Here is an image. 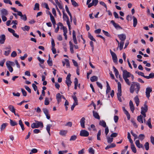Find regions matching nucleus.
Instances as JSON below:
<instances>
[{
    "mask_svg": "<svg viewBox=\"0 0 154 154\" xmlns=\"http://www.w3.org/2000/svg\"><path fill=\"white\" fill-rule=\"evenodd\" d=\"M148 106L146 103H145L144 105V107H141V113H146L148 110Z\"/></svg>",
    "mask_w": 154,
    "mask_h": 154,
    "instance_id": "nucleus-9",
    "label": "nucleus"
},
{
    "mask_svg": "<svg viewBox=\"0 0 154 154\" xmlns=\"http://www.w3.org/2000/svg\"><path fill=\"white\" fill-rule=\"evenodd\" d=\"M110 51L113 62L115 63H117V58L116 54L114 52L112 51L111 50H110Z\"/></svg>",
    "mask_w": 154,
    "mask_h": 154,
    "instance_id": "nucleus-6",
    "label": "nucleus"
},
{
    "mask_svg": "<svg viewBox=\"0 0 154 154\" xmlns=\"http://www.w3.org/2000/svg\"><path fill=\"white\" fill-rule=\"evenodd\" d=\"M137 120L139 122L142 123H143V116L141 115L138 116Z\"/></svg>",
    "mask_w": 154,
    "mask_h": 154,
    "instance_id": "nucleus-23",
    "label": "nucleus"
},
{
    "mask_svg": "<svg viewBox=\"0 0 154 154\" xmlns=\"http://www.w3.org/2000/svg\"><path fill=\"white\" fill-rule=\"evenodd\" d=\"M2 16H6L8 14V11L5 9L3 8L0 10Z\"/></svg>",
    "mask_w": 154,
    "mask_h": 154,
    "instance_id": "nucleus-12",
    "label": "nucleus"
},
{
    "mask_svg": "<svg viewBox=\"0 0 154 154\" xmlns=\"http://www.w3.org/2000/svg\"><path fill=\"white\" fill-rule=\"evenodd\" d=\"M114 119L115 122L116 123L118 121L119 119V117L118 116H114Z\"/></svg>",
    "mask_w": 154,
    "mask_h": 154,
    "instance_id": "nucleus-63",
    "label": "nucleus"
},
{
    "mask_svg": "<svg viewBox=\"0 0 154 154\" xmlns=\"http://www.w3.org/2000/svg\"><path fill=\"white\" fill-rule=\"evenodd\" d=\"M113 69L114 70V72H115V75L116 77L118 78V76H119V78L122 79L120 75H119V72L117 69L114 66H113Z\"/></svg>",
    "mask_w": 154,
    "mask_h": 154,
    "instance_id": "nucleus-14",
    "label": "nucleus"
},
{
    "mask_svg": "<svg viewBox=\"0 0 154 154\" xmlns=\"http://www.w3.org/2000/svg\"><path fill=\"white\" fill-rule=\"evenodd\" d=\"M98 79V77L96 76H93L90 78V80L92 82L97 81Z\"/></svg>",
    "mask_w": 154,
    "mask_h": 154,
    "instance_id": "nucleus-30",
    "label": "nucleus"
},
{
    "mask_svg": "<svg viewBox=\"0 0 154 154\" xmlns=\"http://www.w3.org/2000/svg\"><path fill=\"white\" fill-rule=\"evenodd\" d=\"M5 35H2L0 36V44H3L5 40Z\"/></svg>",
    "mask_w": 154,
    "mask_h": 154,
    "instance_id": "nucleus-13",
    "label": "nucleus"
},
{
    "mask_svg": "<svg viewBox=\"0 0 154 154\" xmlns=\"http://www.w3.org/2000/svg\"><path fill=\"white\" fill-rule=\"evenodd\" d=\"M118 134L116 133H113L110 135L111 137H115L117 136Z\"/></svg>",
    "mask_w": 154,
    "mask_h": 154,
    "instance_id": "nucleus-59",
    "label": "nucleus"
},
{
    "mask_svg": "<svg viewBox=\"0 0 154 154\" xmlns=\"http://www.w3.org/2000/svg\"><path fill=\"white\" fill-rule=\"evenodd\" d=\"M89 135V132L85 130H83L80 131V135L81 136L87 137Z\"/></svg>",
    "mask_w": 154,
    "mask_h": 154,
    "instance_id": "nucleus-7",
    "label": "nucleus"
},
{
    "mask_svg": "<svg viewBox=\"0 0 154 154\" xmlns=\"http://www.w3.org/2000/svg\"><path fill=\"white\" fill-rule=\"evenodd\" d=\"M85 119L84 117H82L80 120V124L82 127L83 128H85Z\"/></svg>",
    "mask_w": 154,
    "mask_h": 154,
    "instance_id": "nucleus-19",
    "label": "nucleus"
},
{
    "mask_svg": "<svg viewBox=\"0 0 154 154\" xmlns=\"http://www.w3.org/2000/svg\"><path fill=\"white\" fill-rule=\"evenodd\" d=\"M133 26L135 27L137 25V18L134 16H133Z\"/></svg>",
    "mask_w": 154,
    "mask_h": 154,
    "instance_id": "nucleus-29",
    "label": "nucleus"
},
{
    "mask_svg": "<svg viewBox=\"0 0 154 154\" xmlns=\"http://www.w3.org/2000/svg\"><path fill=\"white\" fill-rule=\"evenodd\" d=\"M106 138L108 143H110L113 141V138L112 137L110 138L109 137H107Z\"/></svg>",
    "mask_w": 154,
    "mask_h": 154,
    "instance_id": "nucleus-40",
    "label": "nucleus"
},
{
    "mask_svg": "<svg viewBox=\"0 0 154 154\" xmlns=\"http://www.w3.org/2000/svg\"><path fill=\"white\" fill-rule=\"evenodd\" d=\"M67 131H61L60 132L59 134L61 135H64L67 133Z\"/></svg>",
    "mask_w": 154,
    "mask_h": 154,
    "instance_id": "nucleus-51",
    "label": "nucleus"
},
{
    "mask_svg": "<svg viewBox=\"0 0 154 154\" xmlns=\"http://www.w3.org/2000/svg\"><path fill=\"white\" fill-rule=\"evenodd\" d=\"M88 152L91 154H94V150L92 147L90 148L89 149Z\"/></svg>",
    "mask_w": 154,
    "mask_h": 154,
    "instance_id": "nucleus-46",
    "label": "nucleus"
},
{
    "mask_svg": "<svg viewBox=\"0 0 154 154\" xmlns=\"http://www.w3.org/2000/svg\"><path fill=\"white\" fill-rule=\"evenodd\" d=\"M88 38L94 42L96 41V40L93 38L92 35H91V34L88 32Z\"/></svg>",
    "mask_w": 154,
    "mask_h": 154,
    "instance_id": "nucleus-33",
    "label": "nucleus"
},
{
    "mask_svg": "<svg viewBox=\"0 0 154 154\" xmlns=\"http://www.w3.org/2000/svg\"><path fill=\"white\" fill-rule=\"evenodd\" d=\"M78 105V103L74 102L73 105L71 106V110L72 111L74 109L75 106Z\"/></svg>",
    "mask_w": 154,
    "mask_h": 154,
    "instance_id": "nucleus-53",
    "label": "nucleus"
},
{
    "mask_svg": "<svg viewBox=\"0 0 154 154\" xmlns=\"http://www.w3.org/2000/svg\"><path fill=\"white\" fill-rule=\"evenodd\" d=\"M35 122L33 123L31 125V127L32 128H38L39 127L42 128L43 125L42 122H39L35 121Z\"/></svg>",
    "mask_w": 154,
    "mask_h": 154,
    "instance_id": "nucleus-3",
    "label": "nucleus"
},
{
    "mask_svg": "<svg viewBox=\"0 0 154 154\" xmlns=\"http://www.w3.org/2000/svg\"><path fill=\"white\" fill-rule=\"evenodd\" d=\"M72 5L74 7H78V5L74 0H71Z\"/></svg>",
    "mask_w": 154,
    "mask_h": 154,
    "instance_id": "nucleus-43",
    "label": "nucleus"
},
{
    "mask_svg": "<svg viewBox=\"0 0 154 154\" xmlns=\"http://www.w3.org/2000/svg\"><path fill=\"white\" fill-rule=\"evenodd\" d=\"M77 138V136L75 135L72 136L70 139V141H74L76 140Z\"/></svg>",
    "mask_w": 154,
    "mask_h": 154,
    "instance_id": "nucleus-49",
    "label": "nucleus"
},
{
    "mask_svg": "<svg viewBox=\"0 0 154 154\" xmlns=\"http://www.w3.org/2000/svg\"><path fill=\"white\" fill-rule=\"evenodd\" d=\"M124 42L123 41H121L119 43V49L121 50L123 48Z\"/></svg>",
    "mask_w": 154,
    "mask_h": 154,
    "instance_id": "nucleus-45",
    "label": "nucleus"
},
{
    "mask_svg": "<svg viewBox=\"0 0 154 154\" xmlns=\"http://www.w3.org/2000/svg\"><path fill=\"white\" fill-rule=\"evenodd\" d=\"M131 134L134 137V140H135L137 138H138V137H137V135L134 133L133 131L132 130H131Z\"/></svg>",
    "mask_w": 154,
    "mask_h": 154,
    "instance_id": "nucleus-41",
    "label": "nucleus"
},
{
    "mask_svg": "<svg viewBox=\"0 0 154 154\" xmlns=\"http://www.w3.org/2000/svg\"><path fill=\"white\" fill-rule=\"evenodd\" d=\"M102 31H103V33L105 35H106V36H108V37L110 36V34L108 33V32H107L106 31L103 30H102Z\"/></svg>",
    "mask_w": 154,
    "mask_h": 154,
    "instance_id": "nucleus-58",
    "label": "nucleus"
},
{
    "mask_svg": "<svg viewBox=\"0 0 154 154\" xmlns=\"http://www.w3.org/2000/svg\"><path fill=\"white\" fill-rule=\"evenodd\" d=\"M135 144L139 148H143V146L142 144L140 143L139 140H136L135 142Z\"/></svg>",
    "mask_w": 154,
    "mask_h": 154,
    "instance_id": "nucleus-17",
    "label": "nucleus"
},
{
    "mask_svg": "<svg viewBox=\"0 0 154 154\" xmlns=\"http://www.w3.org/2000/svg\"><path fill=\"white\" fill-rule=\"evenodd\" d=\"M111 23H112L113 26L115 27L116 28V29H122V28L118 24L116 23L113 20H112L111 21Z\"/></svg>",
    "mask_w": 154,
    "mask_h": 154,
    "instance_id": "nucleus-15",
    "label": "nucleus"
},
{
    "mask_svg": "<svg viewBox=\"0 0 154 154\" xmlns=\"http://www.w3.org/2000/svg\"><path fill=\"white\" fill-rule=\"evenodd\" d=\"M71 75V74L69 73L66 78V83L68 87V90H69V87L70 86L72 82L70 80Z\"/></svg>",
    "mask_w": 154,
    "mask_h": 154,
    "instance_id": "nucleus-5",
    "label": "nucleus"
},
{
    "mask_svg": "<svg viewBox=\"0 0 154 154\" xmlns=\"http://www.w3.org/2000/svg\"><path fill=\"white\" fill-rule=\"evenodd\" d=\"M45 104L46 105H48L49 104V99L48 97H46L44 102Z\"/></svg>",
    "mask_w": 154,
    "mask_h": 154,
    "instance_id": "nucleus-47",
    "label": "nucleus"
},
{
    "mask_svg": "<svg viewBox=\"0 0 154 154\" xmlns=\"http://www.w3.org/2000/svg\"><path fill=\"white\" fill-rule=\"evenodd\" d=\"M17 54L16 52L15 51H14L11 54V57H15L17 56Z\"/></svg>",
    "mask_w": 154,
    "mask_h": 154,
    "instance_id": "nucleus-57",
    "label": "nucleus"
},
{
    "mask_svg": "<svg viewBox=\"0 0 154 154\" xmlns=\"http://www.w3.org/2000/svg\"><path fill=\"white\" fill-rule=\"evenodd\" d=\"M149 143L148 142H146L144 144V146L145 148V149L146 150H149Z\"/></svg>",
    "mask_w": 154,
    "mask_h": 154,
    "instance_id": "nucleus-44",
    "label": "nucleus"
},
{
    "mask_svg": "<svg viewBox=\"0 0 154 154\" xmlns=\"http://www.w3.org/2000/svg\"><path fill=\"white\" fill-rule=\"evenodd\" d=\"M99 125L103 126V127H106V124L105 122L103 120L100 121L99 122Z\"/></svg>",
    "mask_w": 154,
    "mask_h": 154,
    "instance_id": "nucleus-25",
    "label": "nucleus"
},
{
    "mask_svg": "<svg viewBox=\"0 0 154 154\" xmlns=\"http://www.w3.org/2000/svg\"><path fill=\"white\" fill-rule=\"evenodd\" d=\"M42 110L46 116L47 118L48 119H49L50 118V115L49 114L48 109L46 108H43Z\"/></svg>",
    "mask_w": 154,
    "mask_h": 154,
    "instance_id": "nucleus-10",
    "label": "nucleus"
},
{
    "mask_svg": "<svg viewBox=\"0 0 154 154\" xmlns=\"http://www.w3.org/2000/svg\"><path fill=\"white\" fill-rule=\"evenodd\" d=\"M152 91V89L150 87H147L146 89V95L147 98H149L150 97V93Z\"/></svg>",
    "mask_w": 154,
    "mask_h": 154,
    "instance_id": "nucleus-8",
    "label": "nucleus"
},
{
    "mask_svg": "<svg viewBox=\"0 0 154 154\" xmlns=\"http://www.w3.org/2000/svg\"><path fill=\"white\" fill-rule=\"evenodd\" d=\"M39 4L38 3H36L35 5V7L34 8V10H35L37 8L38 10H39Z\"/></svg>",
    "mask_w": 154,
    "mask_h": 154,
    "instance_id": "nucleus-56",
    "label": "nucleus"
},
{
    "mask_svg": "<svg viewBox=\"0 0 154 154\" xmlns=\"http://www.w3.org/2000/svg\"><path fill=\"white\" fill-rule=\"evenodd\" d=\"M10 124L11 126H14L17 125V123L15 121H14L11 119H10Z\"/></svg>",
    "mask_w": 154,
    "mask_h": 154,
    "instance_id": "nucleus-32",
    "label": "nucleus"
},
{
    "mask_svg": "<svg viewBox=\"0 0 154 154\" xmlns=\"http://www.w3.org/2000/svg\"><path fill=\"white\" fill-rule=\"evenodd\" d=\"M122 76L126 83L128 85L130 86L131 85V82L128 78L131 77V78L132 81H133L134 78L133 75L128 72L126 70H123Z\"/></svg>",
    "mask_w": 154,
    "mask_h": 154,
    "instance_id": "nucleus-1",
    "label": "nucleus"
},
{
    "mask_svg": "<svg viewBox=\"0 0 154 154\" xmlns=\"http://www.w3.org/2000/svg\"><path fill=\"white\" fill-rule=\"evenodd\" d=\"M131 149L132 151L134 153H136V152L137 150L134 144H132V145H131Z\"/></svg>",
    "mask_w": 154,
    "mask_h": 154,
    "instance_id": "nucleus-35",
    "label": "nucleus"
},
{
    "mask_svg": "<svg viewBox=\"0 0 154 154\" xmlns=\"http://www.w3.org/2000/svg\"><path fill=\"white\" fill-rule=\"evenodd\" d=\"M21 91L24 96H26L27 95V92L23 89L21 88Z\"/></svg>",
    "mask_w": 154,
    "mask_h": 154,
    "instance_id": "nucleus-52",
    "label": "nucleus"
},
{
    "mask_svg": "<svg viewBox=\"0 0 154 154\" xmlns=\"http://www.w3.org/2000/svg\"><path fill=\"white\" fill-rule=\"evenodd\" d=\"M106 83L107 84V85H106L107 89H106V93L107 94L111 90V88L109 85V84H108V82L107 81H106Z\"/></svg>",
    "mask_w": 154,
    "mask_h": 154,
    "instance_id": "nucleus-34",
    "label": "nucleus"
},
{
    "mask_svg": "<svg viewBox=\"0 0 154 154\" xmlns=\"http://www.w3.org/2000/svg\"><path fill=\"white\" fill-rule=\"evenodd\" d=\"M4 2L6 4H9L10 5H12V3L10 0H3Z\"/></svg>",
    "mask_w": 154,
    "mask_h": 154,
    "instance_id": "nucleus-55",
    "label": "nucleus"
},
{
    "mask_svg": "<svg viewBox=\"0 0 154 154\" xmlns=\"http://www.w3.org/2000/svg\"><path fill=\"white\" fill-rule=\"evenodd\" d=\"M130 91L131 93H133L135 91L138 94L140 89V85L138 83L133 82L131 84Z\"/></svg>",
    "mask_w": 154,
    "mask_h": 154,
    "instance_id": "nucleus-2",
    "label": "nucleus"
},
{
    "mask_svg": "<svg viewBox=\"0 0 154 154\" xmlns=\"http://www.w3.org/2000/svg\"><path fill=\"white\" fill-rule=\"evenodd\" d=\"M37 59L42 64L44 62V60L41 59L39 57H38Z\"/></svg>",
    "mask_w": 154,
    "mask_h": 154,
    "instance_id": "nucleus-60",
    "label": "nucleus"
},
{
    "mask_svg": "<svg viewBox=\"0 0 154 154\" xmlns=\"http://www.w3.org/2000/svg\"><path fill=\"white\" fill-rule=\"evenodd\" d=\"M68 152L67 150H63V151H60L58 152L59 154H63L66 153Z\"/></svg>",
    "mask_w": 154,
    "mask_h": 154,
    "instance_id": "nucleus-54",
    "label": "nucleus"
},
{
    "mask_svg": "<svg viewBox=\"0 0 154 154\" xmlns=\"http://www.w3.org/2000/svg\"><path fill=\"white\" fill-rule=\"evenodd\" d=\"M74 83L75 85L74 89L76 90L77 89V84L78 83V80L76 78L75 79Z\"/></svg>",
    "mask_w": 154,
    "mask_h": 154,
    "instance_id": "nucleus-31",
    "label": "nucleus"
},
{
    "mask_svg": "<svg viewBox=\"0 0 154 154\" xmlns=\"http://www.w3.org/2000/svg\"><path fill=\"white\" fill-rule=\"evenodd\" d=\"M118 92L117 93V96L118 100L120 102L122 101V99L121 97L122 96V90H121V85L120 82L118 83Z\"/></svg>",
    "mask_w": 154,
    "mask_h": 154,
    "instance_id": "nucleus-4",
    "label": "nucleus"
},
{
    "mask_svg": "<svg viewBox=\"0 0 154 154\" xmlns=\"http://www.w3.org/2000/svg\"><path fill=\"white\" fill-rule=\"evenodd\" d=\"M47 63H48V65L50 66H52L53 63H52V61L51 60H47Z\"/></svg>",
    "mask_w": 154,
    "mask_h": 154,
    "instance_id": "nucleus-64",
    "label": "nucleus"
},
{
    "mask_svg": "<svg viewBox=\"0 0 154 154\" xmlns=\"http://www.w3.org/2000/svg\"><path fill=\"white\" fill-rule=\"evenodd\" d=\"M101 130H99L97 134V139L98 140H100L101 139L100 137V136L101 135Z\"/></svg>",
    "mask_w": 154,
    "mask_h": 154,
    "instance_id": "nucleus-39",
    "label": "nucleus"
},
{
    "mask_svg": "<svg viewBox=\"0 0 154 154\" xmlns=\"http://www.w3.org/2000/svg\"><path fill=\"white\" fill-rule=\"evenodd\" d=\"M146 124L150 128H152V126L151 124L150 118L146 122Z\"/></svg>",
    "mask_w": 154,
    "mask_h": 154,
    "instance_id": "nucleus-24",
    "label": "nucleus"
},
{
    "mask_svg": "<svg viewBox=\"0 0 154 154\" xmlns=\"http://www.w3.org/2000/svg\"><path fill=\"white\" fill-rule=\"evenodd\" d=\"M135 102L137 106H138L139 103V100L137 96H136L134 98Z\"/></svg>",
    "mask_w": 154,
    "mask_h": 154,
    "instance_id": "nucleus-27",
    "label": "nucleus"
},
{
    "mask_svg": "<svg viewBox=\"0 0 154 154\" xmlns=\"http://www.w3.org/2000/svg\"><path fill=\"white\" fill-rule=\"evenodd\" d=\"M61 95H61L59 93L56 94V99L58 103H59L61 101Z\"/></svg>",
    "mask_w": 154,
    "mask_h": 154,
    "instance_id": "nucleus-16",
    "label": "nucleus"
},
{
    "mask_svg": "<svg viewBox=\"0 0 154 154\" xmlns=\"http://www.w3.org/2000/svg\"><path fill=\"white\" fill-rule=\"evenodd\" d=\"M63 35L65 37V39L66 40L67 39V36L66 33L67 32V29L66 27H63Z\"/></svg>",
    "mask_w": 154,
    "mask_h": 154,
    "instance_id": "nucleus-21",
    "label": "nucleus"
},
{
    "mask_svg": "<svg viewBox=\"0 0 154 154\" xmlns=\"http://www.w3.org/2000/svg\"><path fill=\"white\" fill-rule=\"evenodd\" d=\"M118 37L121 40V41L123 42L126 38V36L125 34H124L118 35Z\"/></svg>",
    "mask_w": 154,
    "mask_h": 154,
    "instance_id": "nucleus-11",
    "label": "nucleus"
},
{
    "mask_svg": "<svg viewBox=\"0 0 154 154\" xmlns=\"http://www.w3.org/2000/svg\"><path fill=\"white\" fill-rule=\"evenodd\" d=\"M52 126V125L51 124H48L46 126V129L48 131V133L49 134V135L50 136L51 135L50 133V129L51 128Z\"/></svg>",
    "mask_w": 154,
    "mask_h": 154,
    "instance_id": "nucleus-26",
    "label": "nucleus"
},
{
    "mask_svg": "<svg viewBox=\"0 0 154 154\" xmlns=\"http://www.w3.org/2000/svg\"><path fill=\"white\" fill-rule=\"evenodd\" d=\"M50 19L51 22H53V21H55V20L54 18L51 13H50Z\"/></svg>",
    "mask_w": 154,
    "mask_h": 154,
    "instance_id": "nucleus-62",
    "label": "nucleus"
},
{
    "mask_svg": "<svg viewBox=\"0 0 154 154\" xmlns=\"http://www.w3.org/2000/svg\"><path fill=\"white\" fill-rule=\"evenodd\" d=\"M8 125L7 123H3L2 125L1 128V131L3 130L4 129L6 126Z\"/></svg>",
    "mask_w": 154,
    "mask_h": 154,
    "instance_id": "nucleus-42",
    "label": "nucleus"
},
{
    "mask_svg": "<svg viewBox=\"0 0 154 154\" xmlns=\"http://www.w3.org/2000/svg\"><path fill=\"white\" fill-rule=\"evenodd\" d=\"M65 60L66 62V66L67 68H70V64L69 60L67 59H65Z\"/></svg>",
    "mask_w": 154,
    "mask_h": 154,
    "instance_id": "nucleus-50",
    "label": "nucleus"
},
{
    "mask_svg": "<svg viewBox=\"0 0 154 154\" xmlns=\"http://www.w3.org/2000/svg\"><path fill=\"white\" fill-rule=\"evenodd\" d=\"M116 146V145L114 143H112L110 145H108L106 148V149H107L109 148L114 147Z\"/></svg>",
    "mask_w": 154,
    "mask_h": 154,
    "instance_id": "nucleus-28",
    "label": "nucleus"
},
{
    "mask_svg": "<svg viewBox=\"0 0 154 154\" xmlns=\"http://www.w3.org/2000/svg\"><path fill=\"white\" fill-rule=\"evenodd\" d=\"M129 106L131 111L133 113L134 110V107L133 102L131 100H130L129 102Z\"/></svg>",
    "mask_w": 154,
    "mask_h": 154,
    "instance_id": "nucleus-20",
    "label": "nucleus"
},
{
    "mask_svg": "<svg viewBox=\"0 0 154 154\" xmlns=\"http://www.w3.org/2000/svg\"><path fill=\"white\" fill-rule=\"evenodd\" d=\"M8 108L11 112L14 113L15 115H16L15 112V109L13 106L12 105H10L8 106Z\"/></svg>",
    "mask_w": 154,
    "mask_h": 154,
    "instance_id": "nucleus-18",
    "label": "nucleus"
},
{
    "mask_svg": "<svg viewBox=\"0 0 154 154\" xmlns=\"http://www.w3.org/2000/svg\"><path fill=\"white\" fill-rule=\"evenodd\" d=\"M93 116L96 119H100V116L96 112L94 111H93Z\"/></svg>",
    "mask_w": 154,
    "mask_h": 154,
    "instance_id": "nucleus-22",
    "label": "nucleus"
},
{
    "mask_svg": "<svg viewBox=\"0 0 154 154\" xmlns=\"http://www.w3.org/2000/svg\"><path fill=\"white\" fill-rule=\"evenodd\" d=\"M11 63H13V62L10 61H8L7 62L6 65L8 68L11 66H12Z\"/></svg>",
    "mask_w": 154,
    "mask_h": 154,
    "instance_id": "nucleus-36",
    "label": "nucleus"
},
{
    "mask_svg": "<svg viewBox=\"0 0 154 154\" xmlns=\"http://www.w3.org/2000/svg\"><path fill=\"white\" fill-rule=\"evenodd\" d=\"M124 112L125 113L128 119L129 120L130 118V116L127 110H125Z\"/></svg>",
    "mask_w": 154,
    "mask_h": 154,
    "instance_id": "nucleus-48",
    "label": "nucleus"
},
{
    "mask_svg": "<svg viewBox=\"0 0 154 154\" xmlns=\"http://www.w3.org/2000/svg\"><path fill=\"white\" fill-rule=\"evenodd\" d=\"M21 29L24 31H28L30 29V27L28 26H25L24 27H22Z\"/></svg>",
    "mask_w": 154,
    "mask_h": 154,
    "instance_id": "nucleus-38",
    "label": "nucleus"
},
{
    "mask_svg": "<svg viewBox=\"0 0 154 154\" xmlns=\"http://www.w3.org/2000/svg\"><path fill=\"white\" fill-rule=\"evenodd\" d=\"M145 138V135L143 134H140L138 138L140 140L142 141Z\"/></svg>",
    "mask_w": 154,
    "mask_h": 154,
    "instance_id": "nucleus-37",
    "label": "nucleus"
},
{
    "mask_svg": "<svg viewBox=\"0 0 154 154\" xmlns=\"http://www.w3.org/2000/svg\"><path fill=\"white\" fill-rule=\"evenodd\" d=\"M100 4L101 5H103V6H104V7L106 8V9H107V7L105 3H104V2H102V1L100 2Z\"/></svg>",
    "mask_w": 154,
    "mask_h": 154,
    "instance_id": "nucleus-61",
    "label": "nucleus"
}]
</instances>
